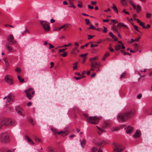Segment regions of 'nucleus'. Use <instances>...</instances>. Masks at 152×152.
Listing matches in <instances>:
<instances>
[{
	"label": "nucleus",
	"mask_w": 152,
	"mask_h": 152,
	"mask_svg": "<svg viewBox=\"0 0 152 152\" xmlns=\"http://www.w3.org/2000/svg\"><path fill=\"white\" fill-rule=\"evenodd\" d=\"M133 115L132 111L121 113L118 115L117 119L119 122H124L131 117Z\"/></svg>",
	"instance_id": "obj_1"
},
{
	"label": "nucleus",
	"mask_w": 152,
	"mask_h": 152,
	"mask_svg": "<svg viewBox=\"0 0 152 152\" xmlns=\"http://www.w3.org/2000/svg\"><path fill=\"white\" fill-rule=\"evenodd\" d=\"M9 136L6 132L0 133V141L4 143H7L10 142Z\"/></svg>",
	"instance_id": "obj_2"
},
{
	"label": "nucleus",
	"mask_w": 152,
	"mask_h": 152,
	"mask_svg": "<svg viewBox=\"0 0 152 152\" xmlns=\"http://www.w3.org/2000/svg\"><path fill=\"white\" fill-rule=\"evenodd\" d=\"M93 144L96 146H102L107 143L106 141L102 139H96L93 140Z\"/></svg>",
	"instance_id": "obj_3"
},
{
	"label": "nucleus",
	"mask_w": 152,
	"mask_h": 152,
	"mask_svg": "<svg viewBox=\"0 0 152 152\" xmlns=\"http://www.w3.org/2000/svg\"><path fill=\"white\" fill-rule=\"evenodd\" d=\"M24 92L26 94V97L29 100L31 99L34 94V91L33 88H31L26 90Z\"/></svg>",
	"instance_id": "obj_4"
},
{
	"label": "nucleus",
	"mask_w": 152,
	"mask_h": 152,
	"mask_svg": "<svg viewBox=\"0 0 152 152\" xmlns=\"http://www.w3.org/2000/svg\"><path fill=\"white\" fill-rule=\"evenodd\" d=\"M99 118L96 116H90L87 119V122L94 124H96L99 122Z\"/></svg>",
	"instance_id": "obj_5"
},
{
	"label": "nucleus",
	"mask_w": 152,
	"mask_h": 152,
	"mask_svg": "<svg viewBox=\"0 0 152 152\" xmlns=\"http://www.w3.org/2000/svg\"><path fill=\"white\" fill-rule=\"evenodd\" d=\"M40 24L43 26V28L46 32H48L50 31V27L49 26V23L48 22L46 21H41Z\"/></svg>",
	"instance_id": "obj_6"
},
{
	"label": "nucleus",
	"mask_w": 152,
	"mask_h": 152,
	"mask_svg": "<svg viewBox=\"0 0 152 152\" xmlns=\"http://www.w3.org/2000/svg\"><path fill=\"white\" fill-rule=\"evenodd\" d=\"M113 145L115 147L114 150L116 152H121L124 149V148L118 143H114Z\"/></svg>",
	"instance_id": "obj_7"
},
{
	"label": "nucleus",
	"mask_w": 152,
	"mask_h": 152,
	"mask_svg": "<svg viewBox=\"0 0 152 152\" xmlns=\"http://www.w3.org/2000/svg\"><path fill=\"white\" fill-rule=\"evenodd\" d=\"M52 131L53 132L54 134H61L62 136H64L66 135L68 133V132L67 131H61L59 132H57L56 129L54 128L51 129Z\"/></svg>",
	"instance_id": "obj_8"
},
{
	"label": "nucleus",
	"mask_w": 152,
	"mask_h": 152,
	"mask_svg": "<svg viewBox=\"0 0 152 152\" xmlns=\"http://www.w3.org/2000/svg\"><path fill=\"white\" fill-rule=\"evenodd\" d=\"M14 37L12 34H10L7 37V40L11 44L14 45L17 43V42L14 40Z\"/></svg>",
	"instance_id": "obj_9"
},
{
	"label": "nucleus",
	"mask_w": 152,
	"mask_h": 152,
	"mask_svg": "<svg viewBox=\"0 0 152 152\" xmlns=\"http://www.w3.org/2000/svg\"><path fill=\"white\" fill-rule=\"evenodd\" d=\"M7 99V102H9V104L12 103L15 100L14 96L13 95H9L4 98V99Z\"/></svg>",
	"instance_id": "obj_10"
},
{
	"label": "nucleus",
	"mask_w": 152,
	"mask_h": 152,
	"mask_svg": "<svg viewBox=\"0 0 152 152\" xmlns=\"http://www.w3.org/2000/svg\"><path fill=\"white\" fill-rule=\"evenodd\" d=\"M8 118L1 117L0 118V123L2 126H7L8 123Z\"/></svg>",
	"instance_id": "obj_11"
},
{
	"label": "nucleus",
	"mask_w": 152,
	"mask_h": 152,
	"mask_svg": "<svg viewBox=\"0 0 152 152\" xmlns=\"http://www.w3.org/2000/svg\"><path fill=\"white\" fill-rule=\"evenodd\" d=\"M5 79L6 82L10 84H12L13 83V82L11 75H7L5 77Z\"/></svg>",
	"instance_id": "obj_12"
},
{
	"label": "nucleus",
	"mask_w": 152,
	"mask_h": 152,
	"mask_svg": "<svg viewBox=\"0 0 152 152\" xmlns=\"http://www.w3.org/2000/svg\"><path fill=\"white\" fill-rule=\"evenodd\" d=\"M7 126H14L16 124V122L12 118H8V120Z\"/></svg>",
	"instance_id": "obj_13"
},
{
	"label": "nucleus",
	"mask_w": 152,
	"mask_h": 152,
	"mask_svg": "<svg viewBox=\"0 0 152 152\" xmlns=\"http://www.w3.org/2000/svg\"><path fill=\"white\" fill-rule=\"evenodd\" d=\"M134 128L133 127L130 126H128L126 129V133L127 134H130L132 132Z\"/></svg>",
	"instance_id": "obj_14"
},
{
	"label": "nucleus",
	"mask_w": 152,
	"mask_h": 152,
	"mask_svg": "<svg viewBox=\"0 0 152 152\" xmlns=\"http://www.w3.org/2000/svg\"><path fill=\"white\" fill-rule=\"evenodd\" d=\"M141 135V132L140 130H137L134 134L133 135V137L135 138L139 137Z\"/></svg>",
	"instance_id": "obj_15"
},
{
	"label": "nucleus",
	"mask_w": 152,
	"mask_h": 152,
	"mask_svg": "<svg viewBox=\"0 0 152 152\" xmlns=\"http://www.w3.org/2000/svg\"><path fill=\"white\" fill-rule=\"evenodd\" d=\"M16 110L18 113L21 115H23V109L20 107H18L16 108Z\"/></svg>",
	"instance_id": "obj_16"
},
{
	"label": "nucleus",
	"mask_w": 152,
	"mask_h": 152,
	"mask_svg": "<svg viewBox=\"0 0 152 152\" xmlns=\"http://www.w3.org/2000/svg\"><path fill=\"white\" fill-rule=\"evenodd\" d=\"M100 63L96 62H92L91 64V67L92 68H96L97 66H99Z\"/></svg>",
	"instance_id": "obj_17"
},
{
	"label": "nucleus",
	"mask_w": 152,
	"mask_h": 152,
	"mask_svg": "<svg viewBox=\"0 0 152 152\" xmlns=\"http://www.w3.org/2000/svg\"><path fill=\"white\" fill-rule=\"evenodd\" d=\"M25 138L28 142L31 144H34V143L32 140L27 135L25 136Z\"/></svg>",
	"instance_id": "obj_18"
},
{
	"label": "nucleus",
	"mask_w": 152,
	"mask_h": 152,
	"mask_svg": "<svg viewBox=\"0 0 152 152\" xmlns=\"http://www.w3.org/2000/svg\"><path fill=\"white\" fill-rule=\"evenodd\" d=\"M6 47L9 50V51L10 52H13L16 51V50H15L13 49V48L12 46H10L9 45H7V46Z\"/></svg>",
	"instance_id": "obj_19"
},
{
	"label": "nucleus",
	"mask_w": 152,
	"mask_h": 152,
	"mask_svg": "<svg viewBox=\"0 0 152 152\" xmlns=\"http://www.w3.org/2000/svg\"><path fill=\"white\" fill-rule=\"evenodd\" d=\"M88 54L86 53L84 54H82L80 55V56L83 58V60L82 61V63L83 64L85 61L86 59V56Z\"/></svg>",
	"instance_id": "obj_20"
},
{
	"label": "nucleus",
	"mask_w": 152,
	"mask_h": 152,
	"mask_svg": "<svg viewBox=\"0 0 152 152\" xmlns=\"http://www.w3.org/2000/svg\"><path fill=\"white\" fill-rule=\"evenodd\" d=\"M134 20H136L137 22L138 23H139L140 25L142 27L144 28L145 26L144 23L143 22H141V20H140L139 19H136L134 18Z\"/></svg>",
	"instance_id": "obj_21"
},
{
	"label": "nucleus",
	"mask_w": 152,
	"mask_h": 152,
	"mask_svg": "<svg viewBox=\"0 0 152 152\" xmlns=\"http://www.w3.org/2000/svg\"><path fill=\"white\" fill-rule=\"evenodd\" d=\"M96 127L98 129V130L97 131L98 133L99 134H100L102 133V132H104V130L103 128L99 127H98L97 126H96Z\"/></svg>",
	"instance_id": "obj_22"
},
{
	"label": "nucleus",
	"mask_w": 152,
	"mask_h": 152,
	"mask_svg": "<svg viewBox=\"0 0 152 152\" xmlns=\"http://www.w3.org/2000/svg\"><path fill=\"white\" fill-rule=\"evenodd\" d=\"M0 152H12L7 148H3L0 149Z\"/></svg>",
	"instance_id": "obj_23"
},
{
	"label": "nucleus",
	"mask_w": 152,
	"mask_h": 152,
	"mask_svg": "<svg viewBox=\"0 0 152 152\" xmlns=\"http://www.w3.org/2000/svg\"><path fill=\"white\" fill-rule=\"evenodd\" d=\"M117 26L118 27L122 26V27H124L127 29H128L127 26L126 25L124 24H123L122 23H121V22L119 23H118L117 25Z\"/></svg>",
	"instance_id": "obj_24"
},
{
	"label": "nucleus",
	"mask_w": 152,
	"mask_h": 152,
	"mask_svg": "<svg viewBox=\"0 0 152 152\" xmlns=\"http://www.w3.org/2000/svg\"><path fill=\"white\" fill-rule=\"evenodd\" d=\"M3 60L5 63L6 67L7 69L9 65L8 60L6 58H4Z\"/></svg>",
	"instance_id": "obj_25"
},
{
	"label": "nucleus",
	"mask_w": 152,
	"mask_h": 152,
	"mask_svg": "<svg viewBox=\"0 0 152 152\" xmlns=\"http://www.w3.org/2000/svg\"><path fill=\"white\" fill-rule=\"evenodd\" d=\"M69 25H70L69 24L66 23L61 26V28H64L63 30L65 31L66 30V28H68Z\"/></svg>",
	"instance_id": "obj_26"
},
{
	"label": "nucleus",
	"mask_w": 152,
	"mask_h": 152,
	"mask_svg": "<svg viewBox=\"0 0 152 152\" xmlns=\"http://www.w3.org/2000/svg\"><path fill=\"white\" fill-rule=\"evenodd\" d=\"M110 55V53L108 52H106L104 54L102 60V61H104L106 58Z\"/></svg>",
	"instance_id": "obj_27"
},
{
	"label": "nucleus",
	"mask_w": 152,
	"mask_h": 152,
	"mask_svg": "<svg viewBox=\"0 0 152 152\" xmlns=\"http://www.w3.org/2000/svg\"><path fill=\"white\" fill-rule=\"evenodd\" d=\"M86 142V140L84 139H83L82 141H80V145L82 148L84 147Z\"/></svg>",
	"instance_id": "obj_28"
},
{
	"label": "nucleus",
	"mask_w": 152,
	"mask_h": 152,
	"mask_svg": "<svg viewBox=\"0 0 152 152\" xmlns=\"http://www.w3.org/2000/svg\"><path fill=\"white\" fill-rule=\"evenodd\" d=\"M109 35L115 41H117L118 39L114 35L112 32H110L109 33Z\"/></svg>",
	"instance_id": "obj_29"
},
{
	"label": "nucleus",
	"mask_w": 152,
	"mask_h": 152,
	"mask_svg": "<svg viewBox=\"0 0 152 152\" xmlns=\"http://www.w3.org/2000/svg\"><path fill=\"white\" fill-rule=\"evenodd\" d=\"M47 151L48 152H56L55 150L51 147H49L48 148Z\"/></svg>",
	"instance_id": "obj_30"
},
{
	"label": "nucleus",
	"mask_w": 152,
	"mask_h": 152,
	"mask_svg": "<svg viewBox=\"0 0 152 152\" xmlns=\"http://www.w3.org/2000/svg\"><path fill=\"white\" fill-rule=\"evenodd\" d=\"M18 78L20 83H23L24 82V79L22 78L19 75L18 76Z\"/></svg>",
	"instance_id": "obj_31"
},
{
	"label": "nucleus",
	"mask_w": 152,
	"mask_h": 152,
	"mask_svg": "<svg viewBox=\"0 0 152 152\" xmlns=\"http://www.w3.org/2000/svg\"><path fill=\"white\" fill-rule=\"evenodd\" d=\"M115 50H118L122 48H121V46L119 45H118L115 46Z\"/></svg>",
	"instance_id": "obj_32"
},
{
	"label": "nucleus",
	"mask_w": 152,
	"mask_h": 152,
	"mask_svg": "<svg viewBox=\"0 0 152 152\" xmlns=\"http://www.w3.org/2000/svg\"><path fill=\"white\" fill-rule=\"evenodd\" d=\"M121 2L123 5L124 6L127 5V3L125 0H121Z\"/></svg>",
	"instance_id": "obj_33"
},
{
	"label": "nucleus",
	"mask_w": 152,
	"mask_h": 152,
	"mask_svg": "<svg viewBox=\"0 0 152 152\" xmlns=\"http://www.w3.org/2000/svg\"><path fill=\"white\" fill-rule=\"evenodd\" d=\"M141 10V6L139 5H137V12H139Z\"/></svg>",
	"instance_id": "obj_34"
},
{
	"label": "nucleus",
	"mask_w": 152,
	"mask_h": 152,
	"mask_svg": "<svg viewBox=\"0 0 152 152\" xmlns=\"http://www.w3.org/2000/svg\"><path fill=\"white\" fill-rule=\"evenodd\" d=\"M115 23L113 24V26L112 27V29L115 32H116L117 33L118 32V31L116 27L115 26Z\"/></svg>",
	"instance_id": "obj_35"
},
{
	"label": "nucleus",
	"mask_w": 152,
	"mask_h": 152,
	"mask_svg": "<svg viewBox=\"0 0 152 152\" xmlns=\"http://www.w3.org/2000/svg\"><path fill=\"white\" fill-rule=\"evenodd\" d=\"M98 59V57L97 56H95L93 58H91L90 59V61H92L94 60H96Z\"/></svg>",
	"instance_id": "obj_36"
},
{
	"label": "nucleus",
	"mask_w": 152,
	"mask_h": 152,
	"mask_svg": "<svg viewBox=\"0 0 152 152\" xmlns=\"http://www.w3.org/2000/svg\"><path fill=\"white\" fill-rule=\"evenodd\" d=\"M113 7L112 8L114 9L115 11L117 13H118V10L116 6L114 4H113Z\"/></svg>",
	"instance_id": "obj_37"
},
{
	"label": "nucleus",
	"mask_w": 152,
	"mask_h": 152,
	"mask_svg": "<svg viewBox=\"0 0 152 152\" xmlns=\"http://www.w3.org/2000/svg\"><path fill=\"white\" fill-rule=\"evenodd\" d=\"M118 43L121 44V46L122 48V49H124L125 48V47L124 46L123 44V43L121 41H118Z\"/></svg>",
	"instance_id": "obj_38"
},
{
	"label": "nucleus",
	"mask_w": 152,
	"mask_h": 152,
	"mask_svg": "<svg viewBox=\"0 0 152 152\" xmlns=\"http://www.w3.org/2000/svg\"><path fill=\"white\" fill-rule=\"evenodd\" d=\"M97 150V148L96 147H93L91 149V151L92 152H95Z\"/></svg>",
	"instance_id": "obj_39"
},
{
	"label": "nucleus",
	"mask_w": 152,
	"mask_h": 152,
	"mask_svg": "<svg viewBox=\"0 0 152 152\" xmlns=\"http://www.w3.org/2000/svg\"><path fill=\"white\" fill-rule=\"evenodd\" d=\"M88 29H92L93 30H96V28L93 25H90V27L88 28Z\"/></svg>",
	"instance_id": "obj_40"
},
{
	"label": "nucleus",
	"mask_w": 152,
	"mask_h": 152,
	"mask_svg": "<svg viewBox=\"0 0 152 152\" xmlns=\"http://www.w3.org/2000/svg\"><path fill=\"white\" fill-rule=\"evenodd\" d=\"M15 70V71H16L18 73H20L21 71V69L18 67L16 68Z\"/></svg>",
	"instance_id": "obj_41"
},
{
	"label": "nucleus",
	"mask_w": 152,
	"mask_h": 152,
	"mask_svg": "<svg viewBox=\"0 0 152 152\" xmlns=\"http://www.w3.org/2000/svg\"><path fill=\"white\" fill-rule=\"evenodd\" d=\"M152 14L151 13H147L146 15V17L147 18H149L151 17Z\"/></svg>",
	"instance_id": "obj_42"
},
{
	"label": "nucleus",
	"mask_w": 152,
	"mask_h": 152,
	"mask_svg": "<svg viewBox=\"0 0 152 152\" xmlns=\"http://www.w3.org/2000/svg\"><path fill=\"white\" fill-rule=\"evenodd\" d=\"M123 13H125L126 14L128 15H129V13L128 12L126 11V10L125 9H124L123 10Z\"/></svg>",
	"instance_id": "obj_43"
},
{
	"label": "nucleus",
	"mask_w": 152,
	"mask_h": 152,
	"mask_svg": "<svg viewBox=\"0 0 152 152\" xmlns=\"http://www.w3.org/2000/svg\"><path fill=\"white\" fill-rule=\"evenodd\" d=\"M111 21L113 23H114L113 24L115 23V24L118 23V21L116 20H111Z\"/></svg>",
	"instance_id": "obj_44"
},
{
	"label": "nucleus",
	"mask_w": 152,
	"mask_h": 152,
	"mask_svg": "<svg viewBox=\"0 0 152 152\" xmlns=\"http://www.w3.org/2000/svg\"><path fill=\"white\" fill-rule=\"evenodd\" d=\"M67 53L66 52L64 53L63 54H61V56L63 57H66L67 55Z\"/></svg>",
	"instance_id": "obj_45"
},
{
	"label": "nucleus",
	"mask_w": 152,
	"mask_h": 152,
	"mask_svg": "<svg viewBox=\"0 0 152 152\" xmlns=\"http://www.w3.org/2000/svg\"><path fill=\"white\" fill-rule=\"evenodd\" d=\"M133 26L134 27V29L136 30L137 31H138L139 32H140V31L139 30H138V28L137 26L136 25H133Z\"/></svg>",
	"instance_id": "obj_46"
},
{
	"label": "nucleus",
	"mask_w": 152,
	"mask_h": 152,
	"mask_svg": "<svg viewBox=\"0 0 152 152\" xmlns=\"http://www.w3.org/2000/svg\"><path fill=\"white\" fill-rule=\"evenodd\" d=\"M148 115H152V108L149 110V111L148 113Z\"/></svg>",
	"instance_id": "obj_47"
},
{
	"label": "nucleus",
	"mask_w": 152,
	"mask_h": 152,
	"mask_svg": "<svg viewBox=\"0 0 152 152\" xmlns=\"http://www.w3.org/2000/svg\"><path fill=\"white\" fill-rule=\"evenodd\" d=\"M85 21L86 22V24L87 25L89 23H90V22L89 19H85Z\"/></svg>",
	"instance_id": "obj_48"
},
{
	"label": "nucleus",
	"mask_w": 152,
	"mask_h": 152,
	"mask_svg": "<svg viewBox=\"0 0 152 152\" xmlns=\"http://www.w3.org/2000/svg\"><path fill=\"white\" fill-rule=\"evenodd\" d=\"M94 35H88V39H90L93 38V37L94 36Z\"/></svg>",
	"instance_id": "obj_49"
},
{
	"label": "nucleus",
	"mask_w": 152,
	"mask_h": 152,
	"mask_svg": "<svg viewBox=\"0 0 152 152\" xmlns=\"http://www.w3.org/2000/svg\"><path fill=\"white\" fill-rule=\"evenodd\" d=\"M96 1H91V3L92 5H96Z\"/></svg>",
	"instance_id": "obj_50"
},
{
	"label": "nucleus",
	"mask_w": 152,
	"mask_h": 152,
	"mask_svg": "<svg viewBox=\"0 0 152 152\" xmlns=\"http://www.w3.org/2000/svg\"><path fill=\"white\" fill-rule=\"evenodd\" d=\"M98 46V45L97 44H92L91 45V48H93L94 47H97Z\"/></svg>",
	"instance_id": "obj_51"
},
{
	"label": "nucleus",
	"mask_w": 152,
	"mask_h": 152,
	"mask_svg": "<svg viewBox=\"0 0 152 152\" xmlns=\"http://www.w3.org/2000/svg\"><path fill=\"white\" fill-rule=\"evenodd\" d=\"M49 45V48L51 49V48H54V46L50 43L48 44Z\"/></svg>",
	"instance_id": "obj_52"
},
{
	"label": "nucleus",
	"mask_w": 152,
	"mask_h": 152,
	"mask_svg": "<svg viewBox=\"0 0 152 152\" xmlns=\"http://www.w3.org/2000/svg\"><path fill=\"white\" fill-rule=\"evenodd\" d=\"M150 27V24H148L147 26H145L144 28V29H147L148 28H149Z\"/></svg>",
	"instance_id": "obj_53"
},
{
	"label": "nucleus",
	"mask_w": 152,
	"mask_h": 152,
	"mask_svg": "<svg viewBox=\"0 0 152 152\" xmlns=\"http://www.w3.org/2000/svg\"><path fill=\"white\" fill-rule=\"evenodd\" d=\"M123 54L124 55H129L130 56L131 55V54L130 53H129L124 52H123Z\"/></svg>",
	"instance_id": "obj_54"
},
{
	"label": "nucleus",
	"mask_w": 152,
	"mask_h": 152,
	"mask_svg": "<svg viewBox=\"0 0 152 152\" xmlns=\"http://www.w3.org/2000/svg\"><path fill=\"white\" fill-rule=\"evenodd\" d=\"M62 28H61V26L60 27L56 29H55V30L57 31H59Z\"/></svg>",
	"instance_id": "obj_55"
},
{
	"label": "nucleus",
	"mask_w": 152,
	"mask_h": 152,
	"mask_svg": "<svg viewBox=\"0 0 152 152\" xmlns=\"http://www.w3.org/2000/svg\"><path fill=\"white\" fill-rule=\"evenodd\" d=\"M83 115L85 117V118H88V114L86 113H84L83 114Z\"/></svg>",
	"instance_id": "obj_56"
},
{
	"label": "nucleus",
	"mask_w": 152,
	"mask_h": 152,
	"mask_svg": "<svg viewBox=\"0 0 152 152\" xmlns=\"http://www.w3.org/2000/svg\"><path fill=\"white\" fill-rule=\"evenodd\" d=\"M29 122L31 124L33 125H34V123H33V120L32 119H30L29 120Z\"/></svg>",
	"instance_id": "obj_57"
},
{
	"label": "nucleus",
	"mask_w": 152,
	"mask_h": 152,
	"mask_svg": "<svg viewBox=\"0 0 152 152\" xmlns=\"http://www.w3.org/2000/svg\"><path fill=\"white\" fill-rule=\"evenodd\" d=\"M104 27V30H103V32L104 33H106L107 32V28L105 27L104 26H103Z\"/></svg>",
	"instance_id": "obj_58"
},
{
	"label": "nucleus",
	"mask_w": 152,
	"mask_h": 152,
	"mask_svg": "<svg viewBox=\"0 0 152 152\" xmlns=\"http://www.w3.org/2000/svg\"><path fill=\"white\" fill-rule=\"evenodd\" d=\"M66 49H59V50H58V52L59 53H61L63 51H64L65 50H66Z\"/></svg>",
	"instance_id": "obj_59"
},
{
	"label": "nucleus",
	"mask_w": 152,
	"mask_h": 152,
	"mask_svg": "<svg viewBox=\"0 0 152 152\" xmlns=\"http://www.w3.org/2000/svg\"><path fill=\"white\" fill-rule=\"evenodd\" d=\"M73 78L75 79L76 80H78L80 79V77H73Z\"/></svg>",
	"instance_id": "obj_60"
},
{
	"label": "nucleus",
	"mask_w": 152,
	"mask_h": 152,
	"mask_svg": "<svg viewBox=\"0 0 152 152\" xmlns=\"http://www.w3.org/2000/svg\"><path fill=\"white\" fill-rule=\"evenodd\" d=\"M51 66H50V68H52V67H53L54 65V63L53 62H50V63Z\"/></svg>",
	"instance_id": "obj_61"
},
{
	"label": "nucleus",
	"mask_w": 152,
	"mask_h": 152,
	"mask_svg": "<svg viewBox=\"0 0 152 152\" xmlns=\"http://www.w3.org/2000/svg\"><path fill=\"white\" fill-rule=\"evenodd\" d=\"M125 73H122L120 76V78H122L123 77L125 76Z\"/></svg>",
	"instance_id": "obj_62"
},
{
	"label": "nucleus",
	"mask_w": 152,
	"mask_h": 152,
	"mask_svg": "<svg viewBox=\"0 0 152 152\" xmlns=\"http://www.w3.org/2000/svg\"><path fill=\"white\" fill-rule=\"evenodd\" d=\"M88 8L90 9H94V7L93 6H91L89 5H88Z\"/></svg>",
	"instance_id": "obj_63"
},
{
	"label": "nucleus",
	"mask_w": 152,
	"mask_h": 152,
	"mask_svg": "<svg viewBox=\"0 0 152 152\" xmlns=\"http://www.w3.org/2000/svg\"><path fill=\"white\" fill-rule=\"evenodd\" d=\"M31 102H28L27 104V105L28 106H30L31 105Z\"/></svg>",
	"instance_id": "obj_64"
}]
</instances>
